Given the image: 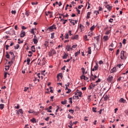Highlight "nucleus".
<instances>
[{
	"label": "nucleus",
	"instance_id": "6e6d98bb",
	"mask_svg": "<svg viewBox=\"0 0 128 128\" xmlns=\"http://www.w3.org/2000/svg\"><path fill=\"white\" fill-rule=\"evenodd\" d=\"M48 14H50V18H52V12H48Z\"/></svg>",
	"mask_w": 128,
	"mask_h": 128
},
{
	"label": "nucleus",
	"instance_id": "9b49d317",
	"mask_svg": "<svg viewBox=\"0 0 128 128\" xmlns=\"http://www.w3.org/2000/svg\"><path fill=\"white\" fill-rule=\"evenodd\" d=\"M116 72V67H114L110 70V73L113 74V72Z\"/></svg>",
	"mask_w": 128,
	"mask_h": 128
},
{
	"label": "nucleus",
	"instance_id": "0eeeda50",
	"mask_svg": "<svg viewBox=\"0 0 128 128\" xmlns=\"http://www.w3.org/2000/svg\"><path fill=\"white\" fill-rule=\"evenodd\" d=\"M98 65L96 63V66H94V68H91V72H96V70H98Z\"/></svg>",
	"mask_w": 128,
	"mask_h": 128
},
{
	"label": "nucleus",
	"instance_id": "f704fd0d",
	"mask_svg": "<svg viewBox=\"0 0 128 128\" xmlns=\"http://www.w3.org/2000/svg\"><path fill=\"white\" fill-rule=\"evenodd\" d=\"M94 38H95V40H97V42H98V40H100V36H97L96 37H94Z\"/></svg>",
	"mask_w": 128,
	"mask_h": 128
},
{
	"label": "nucleus",
	"instance_id": "f257e3e1",
	"mask_svg": "<svg viewBox=\"0 0 128 128\" xmlns=\"http://www.w3.org/2000/svg\"><path fill=\"white\" fill-rule=\"evenodd\" d=\"M120 58L123 60H126V52L124 50H122L120 52Z\"/></svg>",
	"mask_w": 128,
	"mask_h": 128
},
{
	"label": "nucleus",
	"instance_id": "bb28decb",
	"mask_svg": "<svg viewBox=\"0 0 128 128\" xmlns=\"http://www.w3.org/2000/svg\"><path fill=\"white\" fill-rule=\"evenodd\" d=\"M88 54H92V49H90V47L88 48Z\"/></svg>",
	"mask_w": 128,
	"mask_h": 128
},
{
	"label": "nucleus",
	"instance_id": "c85d7f7f",
	"mask_svg": "<svg viewBox=\"0 0 128 128\" xmlns=\"http://www.w3.org/2000/svg\"><path fill=\"white\" fill-rule=\"evenodd\" d=\"M82 70V74L83 76H84V72H86V70H84V68H81Z\"/></svg>",
	"mask_w": 128,
	"mask_h": 128
},
{
	"label": "nucleus",
	"instance_id": "c9c22d12",
	"mask_svg": "<svg viewBox=\"0 0 128 128\" xmlns=\"http://www.w3.org/2000/svg\"><path fill=\"white\" fill-rule=\"evenodd\" d=\"M80 54V50H79V52H76L75 53V56H78V54Z\"/></svg>",
	"mask_w": 128,
	"mask_h": 128
},
{
	"label": "nucleus",
	"instance_id": "6e6552de",
	"mask_svg": "<svg viewBox=\"0 0 128 128\" xmlns=\"http://www.w3.org/2000/svg\"><path fill=\"white\" fill-rule=\"evenodd\" d=\"M20 38H24L26 36V32L24 30H22L20 34Z\"/></svg>",
	"mask_w": 128,
	"mask_h": 128
},
{
	"label": "nucleus",
	"instance_id": "aec40b11",
	"mask_svg": "<svg viewBox=\"0 0 128 128\" xmlns=\"http://www.w3.org/2000/svg\"><path fill=\"white\" fill-rule=\"evenodd\" d=\"M30 122L33 124L36 122V118H32V119L30 120Z\"/></svg>",
	"mask_w": 128,
	"mask_h": 128
},
{
	"label": "nucleus",
	"instance_id": "2eb2a0df",
	"mask_svg": "<svg viewBox=\"0 0 128 128\" xmlns=\"http://www.w3.org/2000/svg\"><path fill=\"white\" fill-rule=\"evenodd\" d=\"M68 54L66 53H64V55L62 56V58L64 60H66V59L68 58Z\"/></svg>",
	"mask_w": 128,
	"mask_h": 128
},
{
	"label": "nucleus",
	"instance_id": "052dcab7",
	"mask_svg": "<svg viewBox=\"0 0 128 128\" xmlns=\"http://www.w3.org/2000/svg\"><path fill=\"white\" fill-rule=\"evenodd\" d=\"M32 112V114H35L36 116H38V112H36L34 110H33Z\"/></svg>",
	"mask_w": 128,
	"mask_h": 128
},
{
	"label": "nucleus",
	"instance_id": "0e129e2a",
	"mask_svg": "<svg viewBox=\"0 0 128 128\" xmlns=\"http://www.w3.org/2000/svg\"><path fill=\"white\" fill-rule=\"evenodd\" d=\"M126 39H124L122 41L123 44H126Z\"/></svg>",
	"mask_w": 128,
	"mask_h": 128
},
{
	"label": "nucleus",
	"instance_id": "4be33fe9",
	"mask_svg": "<svg viewBox=\"0 0 128 128\" xmlns=\"http://www.w3.org/2000/svg\"><path fill=\"white\" fill-rule=\"evenodd\" d=\"M90 14H92V12H88L87 13V16H86V18H88H88H90Z\"/></svg>",
	"mask_w": 128,
	"mask_h": 128
},
{
	"label": "nucleus",
	"instance_id": "412c9836",
	"mask_svg": "<svg viewBox=\"0 0 128 128\" xmlns=\"http://www.w3.org/2000/svg\"><path fill=\"white\" fill-rule=\"evenodd\" d=\"M18 111L19 112V114H24V110H22V108H20V109L18 110Z\"/></svg>",
	"mask_w": 128,
	"mask_h": 128
},
{
	"label": "nucleus",
	"instance_id": "ea45409f",
	"mask_svg": "<svg viewBox=\"0 0 128 128\" xmlns=\"http://www.w3.org/2000/svg\"><path fill=\"white\" fill-rule=\"evenodd\" d=\"M6 58H10V54H8V52H6Z\"/></svg>",
	"mask_w": 128,
	"mask_h": 128
},
{
	"label": "nucleus",
	"instance_id": "b1692460",
	"mask_svg": "<svg viewBox=\"0 0 128 128\" xmlns=\"http://www.w3.org/2000/svg\"><path fill=\"white\" fill-rule=\"evenodd\" d=\"M31 50L33 52H36V48H34V46H33L31 47Z\"/></svg>",
	"mask_w": 128,
	"mask_h": 128
},
{
	"label": "nucleus",
	"instance_id": "13d9d810",
	"mask_svg": "<svg viewBox=\"0 0 128 128\" xmlns=\"http://www.w3.org/2000/svg\"><path fill=\"white\" fill-rule=\"evenodd\" d=\"M32 112V114H35L36 116H38V112H36L34 110H33Z\"/></svg>",
	"mask_w": 128,
	"mask_h": 128
},
{
	"label": "nucleus",
	"instance_id": "8fccbe9b",
	"mask_svg": "<svg viewBox=\"0 0 128 128\" xmlns=\"http://www.w3.org/2000/svg\"><path fill=\"white\" fill-rule=\"evenodd\" d=\"M31 34H34V28H32L31 30Z\"/></svg>",
	"mask_w": 128,
	"mask_h": 128
},
{
	"label": "nucleus",
	"instance_id": "9d476101",
	"mask_svg": "<svg viewBox=\"0 0 128 128\" xmlns=\"http://www.w3.org/2000/svg\"><path fill=\"white\" fill-rule=\"evenodd\" d=\"M110 38V37L108 36H105L103 37L104 42H106Z\"/></svg>",
	"mask_w": 128,
	"mask_h": 128
},
{
	"label": "nucleus",
	"instance_id": "39448f33",
	"mask_svg": "<svg viewBox=\"0 0 128 128\" xmlns=\"http://www.w3.org/2000/svg\"><path fill=\"white\" fill-rule=\"evenodd\" d=\"M96 84H94L91 83L90 84L89 86V90H94V87L98 86V84L95 83Z\"/></svg>",
	"mask_w": 128,
	"mask_h": 128
},
{
	"label": "nucleus",
	"instance_id": "72a5a7b5",
	"mask_svg": "<svg viewBox=\"0 0 128 128\" xmlns=\"http://www.w3.org/2000/svg\"><path fill=\"white\" fill-rule=\"evenodd\" d=\"M26 62H27V64L29 65L30 62V58H28L27 60H26Z\"/></svg>",
	"mask_w": 128,
	"mask_h": 128
},
{
	"label": "nucleus",
	"instance_id": "393cba45",
	"mask_svg": "<svg viewBox=\"0 0 128 128\" xmlns=\"http://www.w3.org/2000/svg\"><path fill=\"white\" fill-rule=\"evenodd\" d=\"M33 42H34V44H38V39L33 38Z\"/></svg>",
	"mask_w": 128,
	"mask_h": 128
},
{
	"label": "nucleus",
	"instance_id": "4d7b16f0",
	"mask_svg": "<svg viewBox=\"0 0 128 128\" xmlns=\"http://www.w3.org/2000/svg\"><path fill=\"white\" fill-rule=\"evenodd\" d=\"M54 38V33L51 34V38Z\"/></svg>",
	"mask_w": 128,
	"mask_h": 128
},
{
	"label": "nucleus",
	"instance_id": "a18cd8bd",
	"mask_svg": "<svg viewBox=\"0 0 128 128\" xmlns=\"http://www.w3.org/2000/svg\"><path fill=\"white\" fill-rule=\"evenodd\" d=\"M48 41H45L44 46H48Z\"/></svg>",
	"mask_w": 128,
	"mask_h": 128
},
{
	"label": "nucleus",
	"instance_id": "de8ad7c7",
	"mask_svg": "<svg viewBox=\"0 0 128 128\" xmlns=\"http://www.w3.org/2000/svg\"><path fill=\"white\" fill-rule=\"evenodd\" d=\"M68 118H70H70H74V117H72V116H70V114H68Z\"/></svg>",
	"mask_w": 128,
	"mask_h": 128
},
{
	"label": "nucleus",
	"instance_id": "c03bdc74",
	"mask_svg": "<svg viewBox=\"0 0 128 128\" xmlns=\"http://www.w3.org/2000/svg\"><path fill=\"white\" fill-rule=\"evenodd\" d=\"M108 22H110L111 24L114 22V19L112 18H110L109 20H108Z\"/></svg>",
	"mask_w": 128,
	"mask_h": 128
},
{
	"label": "nucleus",
	"instance_id": "5701e85b",
	"mask_svg": "<svg viewBox=\"0 0 128 128\" xmlns=\"http://www.w3.org/2000/svg\"><path fill=\"white\" fill-rule=\"evenodd\" d=\"M70 46L68 44V45L66 46V50H68V52H70Z\"/></svg>",
	"mask_w": 128,
	"mask_h": 128
},
{
	"label": "nucleus",
	"instance_id": "774afa93",
	"mask_svg": "<svg viewBox=\"0 0 128 128\" xmlns=\"http://www.w3.org/2000/svg\"><path fill=\"white\" fill-rule=\"evenodd\" d=\"M68 91L66 92V94H70L72 92V90H70V89H68Z\"/></svg>",
	"mask_w": 128,
	"mask_h": 128
},
{
	"label": "nucleus",
	"instance_id": "473e14b6",
	"mask_svg": "<svg viewBox=\"0 0 128 128\" xmlns=\"http://www.w3.org/2000/svg\"><path fill=\"white\" fill-rule=\"evenodd\" d=\"M67 102H68V100H64V101L61 102V104H66Z\"/></svg>",
	"mask_w": 128,
	"mask_h": 128
},
{
	"label": "nucleus",
	"instance_id": "ddd939ff",
	"mask_svg": "<svg viewBox=\"0 0 128 128\" xmlns=\"http://www.w3.org/2000/svg\"><path fill=\"white\" fill-rule=\"evenodd\" d=\"M106 8H108V10H112V6H110V5H107L106 6Z\"/></svg>",
	"mask_w": 128,
	"mask_h": 128
},
{
	"label": "nucleus",
	"instance_id": "3c124183",
	"mask_svg": "<svg viewBox=\"0 0 128 128\" xmlns=\"http://www.w3.org/2000/svg\"><path fill=\"white\" fill-rule=\"evenodd\" d=\"M8 74V72H4V78H6V76Z\"/></svg>",
	"mask_w": 128,
	"mask_h": 128
},
{
	"label": "nucleus",
	"instance_id": "2f4dec72",
	"mask_svg": "<svg viewBox=\"0 0 128 128\" xmlns=\"http://www.w3.org/2000/svg\"><path fill=\"white\" fill-rule=\"evenodd\" d=\"M92 110L94 112H96V108L93 107L92 108Z\"/></svg>",
	"mask_w": 128,
	"mask_h": 128
},
{
	"label": "nucleus",
	"instance_id": "5fc2aeb1",
	"mask_svg": "<svg viewBox=\"0 0 128 128\" xmlns=\"http://www.w3.org/2000/svg\"><path fill=\"white\" fill-rule=\"evenodd\" d=\"M18 44H22V42H24L23 41H20V38L18 39Z\"/></svg>",
	"mask_w": 128,
	"mask_h": 128
},
{
	"label": "nucleus",
	"instance_id": "680f3d73",
	"mask_svg": "<svg viewBox=\"0 0 128 128\" xmlns=\"http://www.w3.org/2000/svg\"><path fill=\"white\" fill-rule=\"evenodd\" d=\"M100 80H101L100 78H98V80H96V81L95 82V84H98V82H100Z\"/></svg>",
	"mask_w": 128,
	"mask_h": 128
},
{
	"label": "nucleus",
	"instance_id": "20e7f679",
	"mask_svg": "<svg viewBox=\"0 0 128 128\" xmlns=\"http://www.w3.org/2000/svg\"><path fill=\"white\" fill-rule=\"evenodd\" d=\"M56 30V24H53L52 26L48 28L47 30Z\"/></svg>",
	"mask_w": 128,
	"mask_h": 128
},
{
	"label": "nucleus",
	"instance_id": "79ce46f5",
	"mask_svg": "<svg viewBox=\"0 0 128 128\" xmlns=\"http://www.w3.org/2000/svg\"><path fill=\"white\" fill-rule=\"evenodd\" d=\"M25 14L26 16H30V12L26 11V12H25Z\"/></svg>",
	"mask_w": 128,
	"mask_h": 128
},
{
	"label": "nucleus",
	"instance_id": "6ab92c4d",
	"mask_svg": "<svg viewBox=\"0 0 128 128\" xmlns=\"http://www.w3.org/2000/svg\"><path fill=\"white\" fill-rule=\"evenodd\" d=\"M124 77L120 76V77L118 78L117 81L120 82V80H124Z\"/></svg>",
	"mask_w": 128,
	"mask_h": 128
},
{
	"label": "nucleus",
	"instance_id": "7c9ffc66",
	"mask_svg": "<svg viewBox=\"0 0 128 128\" xmlns=\"http://www.w3.org/2000/svg\"><path fill=\"white\" fill-rule=\"evenodd\" d=\"M4 104H0V110H4Z\"/></svg>",
	"mask_w": 128,
	"mask_h": 128
},
{
	"label": "nucleus",
	"instance_id": "a878e982",
	"mask_svg": "<svg viewBox=\"0 0 128 128\" xmlns=\"http://www.w3.org/2000/svg\"><path fill=\"white\" fill-rule=\"evenodd\" d=\"M60 21L61 22L63 21L64 22L63 24H66V22H68V20H64V18H62V19H61Z\"/></svg>",
	"mask_w": 128,
	"mask_h": 128
},
{
	"label": "nucleus",
	"instance_id": "f03ea898",
	"mask_svg": "<svg viewBox=\"0 0 128 128\" xmlns=\"http://www.w3.org/2000/svg\"><path fill=\"white\" fill-rule=\"evenodd\" d=\"M114 80V76H112L110 75L108 76V77L107 78V81L108 82H111L112 83V80Z\"/></svg>",
	"mask_w": 128,
	"mask_h": 128
},
{
	"label": "nucleus",
	"instance_id": "603ef678",
	"mask_svg": "<svg viewBox=\"0 0 128 128\" xmlns=\"http://www.w3.org/2000/svg\"><path fill=\"white\" fill-rule=\"evenodd\" d=\"M14 108H16L17 110H18V108H20V104H18L17 106H14Z\"/></svg>",
	"mask_w": 128,
	"mask_h": 128
},
{
	"label": "nucleus",
	"instance_id": "1a4fd4ad",
	"mask_svg": "<svg viewBox=\"0 0 128 128\" xmlns=\"http://www.w3.org/2000/svg\"><path fill=\"white\" fill-rule=\"evenodd\" d=\"M81 80H82V78L84 80H88V78L86 76L84 75H82L80 77Z\"/></svg>",
	"mask_w": 128,
	"mask_h": 128
},
{
	"label": "nucleus",
	"instance_id": "864d4df0",
	"mask_svg": "<svg viewBox=\"0 0 128 128\" xmlns=\"http://www.w3.org/2000/svg\"><path fill=\"white\" fill-rule=\"evenodd\" d=\"M11 13L12 14H16V10H12L11 12Z\"/></svg>",
	"mask_w": 128,
	"mask_h": 128
},
{
	"label": "nucleus",
	"instance_id": "f3484780",
	"mask_svg": "<svg viewBox=\"0 0 128 128\" xmlns=\"http://www.w3.org/2000/svg\"><path fill=\"white\" fill-rule=\"evenodd\" d=\"M60 77L61 78H62V74H59L57 76V78L58 80H60Z\"/></svg>",
	"mask_w": 128,
	"mask_h": 128
},
{
	"label": "nucleus",
	"instance_id": "49530a36",
	"mask_svg": "<svg viewBox=\"0 0 128 128\" xmlns=\"http://www.w3.org/2000/svg\"><path fill=\"white\" fill-rule=\"evenodd\" d=\"M46 110H47L48 112H52L51 110H49L48 108H46Z\"/></svg>",
	"mask_w": 128,
	"mask_h": 128
},
{
	"label": "nucleus",
	"instance_id": "58836bf2",
	"mask_svg": "<svg viewBox=\"0 0 128 128\" xmlns=\"http://www.w3.org/2000/svg\"><path fill=\"white\" fill-rule=\"evenodd\" d=\"M64 38H66V39L68 38V33H66L65 34Z\"/></svg>",
	"mask_w": 128,
	"mask_h": 128
},
{
	"label": "nucleus",
	"instance_id": "4468645a",
	"mask_svg": "<svg viewBox=\"0 0 128 128\" xmlns=\"http://www.w3.org/2000/svg\"><path fill=\"white\" fill-rule=\"evenodd\" d=\"M120 102H122L123 104H125L126 102V100H124V98H121L120 100H119Z\"/></svg>",
	"mask_w": 128,
	"mask_h": 128
},
{
	"label": "nucleus",
	"instance_id": "f8f14e48",
	"mask_svg": "<svg viewBox=\"0 0 128 128\" xmlns=\"http://www.w3.org/2000/svg\"><path fill=\"white\" fill-rule=\"evenodd\" d=\"M76 92L78 94V96L80 98L82 96V92L78 90H76Z\"/></svg>",
	"mask_w": 128,
	"mask_h": 128
},
{
	"label": "nucleus",
	"instance_id": "4c0bfd02",
	"mask_svg": "<svg viewBox=\"0 0 128 128\" xmlns=\"http://www.w3.org/2000/svg\"><path fill=\"white\" fill-rule=\"evenodd\" d=\"M18 48H20V45L17 44L16 46H14L15 50H18Z\"/></svg>",
	"mask_w": 128,
	"mask_h": 128
},
{
	"label": "nucleus",
	"instance_id": "7ed1b4c3",
	"mask_svg": "<svg viewBox=\"0 0 128 128\" xmlns=\"http://www.w3.org/2000/svg\"><path fill=\"white\" fill-rule=\"evenodd\" d=\"M56 54V52L54 50L52 49V50L48 52V56H52L54 54Z\"/></svg>",
	"mask_w": 128,
	"mask_h": 128
},
{
	"label": "nucleus",
	"instance_id": "423d86ee",
	"mask_svg": "<svg viewBox=\"0 0 128 128\" xmlns=\"http://www.w3.org/2000/svg\"><path fill=\"white\" fill-rule=\"evenodd\" d=\"M98 78V76L96 75L94 76V74H92V72H91L90 80L92 79V80H96V78Z\"/></svg>",
	"mask_w": 128,
	"mask_h": 128
},
{
	"label": "nucleus",
	"instance_id": "e433bc0d",
	"mask_svg": "<svg viewBox=\"0 0 128 128\" xmlns=\"http://www.w3.org/2000/svg\"><path fill=\"white\" fill-rule=\"evenodd\" d=\"M60 16H63L64 18H68V14H66V15H63L62 14H60Z\"/></svg>",
	"mask_w": 128,
	"mask_h": 128
},
{
	"label": "nucleus",
	"instance_id": "dca6fc26",
	"mask_svg": "<svg viewBox=\"0 0 128 128\" xmlns=\"http://www.w3.org/2000/svg\"><path fill=\"white\" fill-rule=\"evenodd\" d=\"M84 40L85 42H86L88 40H90V39L88 38V36L87 35H84Z\"/></svg>",
	"mask_w": 128,
	"mask_h": 128
},
{
	"label": "nucleus",
	"instance_id": "bf43d9fd",
	"mask_svg": "<svg viewBox=\"0 0 128 128\" xmlns=\"http://www.w3.org/2000/svg\"><path fill=\"white\" fill-rule=\"evenodd\" d=\"M32 112V114H35L36 116H38V112H36L34 110H33Z\"/></svg>",
	"mask_w": 128,
	"mask_h": 128
},
{
	"label": "nucleus",
	"instance_id": "69168bd1",
	"mask_svg": "<svg viewBox=\"0 0 128 128\" xmlns=\"http://www.w3.org/2000/svg\"><path fill=\"white\" fill-rule=\"evenodd\" d=\"M72 98H69V100H70V104H72Z\"/></svg>",
	"mask_w": 128,
	"mask_h": 128
},
{
	"label": "nucleus",
	"instance_id": "e2e57ef3",
	"mask_svg": "<svg viewBox=\"0 0 128 128\" xmlns=\"http://www.w3.org/2000/svg\"><path fill=\"white\" fill-rule=\"evenodd\" d=\"M28 87H25L24 89V92H28Z\"/></svg>",
	"mask_w": 128,
	"mask_h": 128
},
{
	"label": "nucleus",
	"instance_id": "a19ab883",
	"mask_svg": "<svg viewBox=\"0 0 128 128\" xmlns=\"http://www.w3.org/2000/svg\"><path fill=\"white\" fill-rule=\"evenodd\" d=\"M69 112H71V114H74V110H68Z\"/></svg>",
	"mask_w": 128,
	"mask_h": 128
},
{
	"label": "nucleus",
	"instance_id": "37998d69",
	"mask_svg": "<svg viewBox=\"0 0 128 128\" xmlns=\"http://www.w3.org/2000/svg\"><path fill=\"white\" fill-rule=\"evenodd\" d=\"M108 97L106 95V96L104 97V100L106 101L108 100Z\"/></svg>",
	"mask_w": 128,
	"mask_h": 128
},
{
	"label": "nucleus",
	"instance_id": "338daca9",
	"mask_svg": "<svg viewBox=\"0 0 128 128\" xmlns=\"http://www.w3.org/2000/svg\"><path fill=\"white\" fill-rule=\"evenodd\" d=\"M9 54H10L12 56H14V54L13 52H10Z\"/></svg>",
	"mask_w": 128,
	"mask_h": 128
},
{
	"label": "nucleus",
	"instance_id": "c756f323",
	"mask_svg": "<svg viewBox=\"0 0 128 128\" xmlns=\"http://www.w3.org/2000/svg\"><path fill=\"white\" fill-rule=\"evenodd\" d=\"M88 36H92V32H91V31L90 32L88 33Z\"/></svg>",
	"mask_w": 128,
	"mask_h": 128
},
{
	"label": "nucleus",
	"instance_id": "cd10ccee",
	"mask_svg": "<svg viewBox=\"0 0 128 128\" xmlns=\"http://www.w3.org/2000/svg\"><path fill=\"white\" fill-rule=\"evenodd\" d=\"M94 28H96V26H92L90 28V32H92V30H94Z\"/></svg>",
	"mask_w": 128,
	"mask_h": 128
},
{
	"label": "nucleus",
	"instance_id": "a211bd4d",
	"mask_svg": "<svg viewBox=\"0 0 128 128\" xmlns=\"http://www.w3.org/2000/svg\"><path fill=\"white\" fill-rule=\"evenodd\" d=\"M72 40H78V35H76L73 37H72Z\"/></svg>",
	"mask_w": 128,
	"mask_h": 128
},
{
	"label": "nucleus",
	"instance_id": "09e8293b",
	"mask_svg": "<svg viewBox=\"0 0 128 128\" xmlns=\"http://www.w3.org/2000/svg\"><path fill=\"white\" fill-rule=\"evenodd\" d=\"M94 14H96V16H98V14H100V12L96 11V10H94Z\"/></svg>",
	"mask_w": 128,
	"mask_h": 128
}]
</instances>
